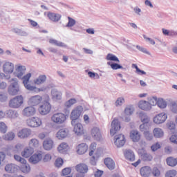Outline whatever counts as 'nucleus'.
I'll list each match as a JSON object with an SVG mask.
<instances>
[{
    "label": "nucleus",
    "instance_id": "1",
    "mask_svg": "<svg viewBox=\"0 0 177 177\" xmlns=\"http://www.w3.org/2000/svg\"><path fill=\"white\" fill-rule=\"evenodd\" d=\"M26 73V66H18L16 68V76L17 78H22L23 84L25 86V88L28 91H34V92H44L45 91V88H38L34 86H31V84H29L30 82V78H31V73H28L24 75V73ZM23 75H24L23 77Z\"/></svg>",
    "mask_w": 177,
    "mask_h": 177
},
{
    "label": "nucleus",
    "instance_id": "2",
    "mask_svg": "<svg viewBox=\"0 0 177 177\" xmlns=\"http://www.w3.org/2000/svg\"><path fill=\"white\" fill-rule=\"evenodd\" d=\"M88 155L92 157V161H96L100 157V151L97 148L96 142H92L88 147Z\"/></svg>",
    "mask_w": 177,
    "mask_h": 177
},
{
    "label": "nucleus",
    "instance_id": "3",
    "mask_svg": "<svg viewBox=\"0 0 177 177\" xmlns=\"http://www.w3.org/2000/svg\"><path fill=\"white\" fill-rule=\"evenodd\" d=\"M10 86H8V93L15 96L20 92V86L17 79L12 78L10 80Z\"/></svg>",
    "mask_w": 177,
    "mask_h": 177
},
{
    "label": "nucleus",
    "instance_id": "4",
    "mask_svg": "<svg viewBox=\"0 0 177 177\" xmlns=\"http://www.w3.org/2000/svg\"><path fill=\"white\" fill-rule=\"evenodd\" d=\"M51 121L57 125H62L67 121V115L62 112L55 113L51 116Z\"/></svg>",
    "mask_w": 177,
    "mask_h": 177
},
{
    "label": "nucleus",
    "instance_id": "5",
    "mask_svg": "<svg viewBox=\"0 0 177 177\" xmlns=\"http://www.w3.org/2000/svg\"><path fill=\"white\" fill-rule=\"evenodd\" d=\"M14 158L15 160H16V161H18V162H20V164H21V165L20 166V170L21 171V172H23L24 174H28V172L31 171V167H30V165L27 163V160H26V159L21 158V156L19 155H15Z\"/></svg>",
    "mask_w": 177,
    "mask_h": 177
},
{
    "label": "nucleus",
    "instance_id": "6",
    "mask_svg": "<svg viewBox=\"0 0 177 177\" xmlns=\"http://www.w3.org/2000/svg\"><path fill=\"white\" fill-rule=\"evenodd\" d=\"M45 100H49V95H45L42 97L41 95H34L29 99V104L32 106H38L41 103H44Z\"/></svg>",
    "mask_w": 177,
    "mask_h": 177
},
{
    "label": "nucleus",
    "instance_id": "7",
    "mask_svg": "<svg viewBox=\"0 0 177 177\" xmlns=\"http://www.w3.org/2000/svg\"><path fill=\"white\" fill-rule=\"evenodd\" d=\"M24 103L23 95H17L9 101L8 106L11 109H19Z\"/></svg>",
    "mask_w": 177,
    "mask_h": 177
},
{
    "label": "nucleus",
    "instance_id": "8",
    "mask_svg": "<svg viewBox=\"0 0 177 177\" xmlns=\"http://www.w3.org/2000/svg\"><path fill=\"white\" fill-rule=\"evenodd\" d=\"M75 169L77 171L76 177H85V174H88L89 167L85 163H79L75 166Z\"/></svg>",
    "mask_w": 177,
    "mask_h": 177
},
{
    "label": "nucleus",
    "instance_id": "9",
    "mask_svg": "<svg viewBox=\"0 0 177 177\" xmlns=\"http://www.w3.org/2000/svg\"><path fill=\"white\" fill-rule=\"evenodd\" d=\"M52 110V105L49 103V100H45L38 108V111L41 115L49 114Z\"/></svg>",
    "mask_w": 177,
    "mask_h": 177
},
{
    "label": "nucleus",
    "instance_id": "10",
    "mask_svg": "<svg viewBox=\"0 0 177 177\" xmlns=\"http://www.w3.org/2000/svg\"><path fill=\"white\" fill-rule=\"evenodd\" d=\"M82 111H84V108H82V106H77L72 111L71 113V120H72V125H74L77 120H78V118L81 117Z\"/></svg>",
    "mask_w": 177,
    "mask_h": 177
},
{
    "label": "nucleus",
    "instance_id": "11",
    "mask_svg": "<svg viewBox=\"0 0 177 177\" xmlns=\"http://www.w3.org/2000/svg\"><path fill=\"white\" fill-rule=\"evenodd\" d=\"M140 120L143 122V124L140 126V130L141 132H144L145 133V132L149 131V124H149L150 120L149 119V117H147V115L145 113H140Z\"/></svg>",
    "mask_w": 177,
    "mask_h": 177
},
{
    "label": "nucleus",
    "instance_id": "12",
    "mask_svg": "<svg viewBox=\"0 0 177 177\" xmlns=\"http://www.w3.org/2000/svg\"><path fill=\"white\" fill-rule=\"evenodd\" d=\"M27 124L32 128H38L42 125V120L38 117H33L27 120Z\"/></svg>",
    "mask_w": 177,
    "mask_h": 177
},
{
    "label": "nucleus",
    "instance_id": "13",
    "mask_svg": "<svg viewBox=\"0 0 177 177\" xmlns=\"http://www.w3.org/2000/svg\"><path fill=\"white\" fill-rule=\"evenodd\" d=\"M37 114V109L32 106H26L22 111L24 117H34Z\"/></svg>",
    "mask_w": 177,
    "mask_h": 177
},
{
    "label": "nucleus",
    "instance_id": "14",
    "mask_svg": "<svg viewBox=\"0 0 177 177\" xmlns=\"http://www.w3.org/2000/svg\"><path fill=\"white\" fill-rule=\"evenodd\" d=\"M120 129H121V124H120L118 119H114L111 122L110 134L111 136H114V135H115V133H117Z\"/></svg>",
    "mask_w": 177,
    "mask_h": 177
},
{
    "label": "nucleus",
    "instance_id": "15",
    "mask_svg": "<svg viewBox=\"0 0 177 177\" xmlns=\"http://www.w3.org/2000/svg\"><path fill=\"white\" fill-rule=\"evenodd\" d=\"M3 71L5 74L10 75L15 71V64L12 62H6L3 64Z\"/></svg>",
    "mask_w": 177,
    "mask_h": 177
},
{
    "label": "nucleus",
    "instance_id": "16",
    "mask_svg": "<svg viewBox=\"0 0 177 177\" xmlns=\"http://www.w3.org/2000/svg\"><path fill=\"white\" fill-rule=\"evenodd\" d=\"M127 140L124 134H118L115 136L114 143L118 147H122L125 145Z\"/></svg>",
    "mask_w": 177,
    "mask_h": 177
},
{
    "label": "nucleus",
    "instance_id": "17",
    "mask_svg": "<svg viewBox=\"0 0 177 177\" xmlns=\"http://www.w3.org/2000/svg\"><path fill=\"white\" fill-rule=\"evenodd\" d=\"M91 135L95 140H102V131L99 127H93L91 131Z\"/></svg>",
    "mask_w": 177,
    "mask_h": 177
},
{
    "label": "nucleus",
    "instance_id": "18",
    "mask_svg": "<svg viewBox=\"0 0 177 177\" xmlns=\"http://www.w3.org/2000/svg\"><path fill=\"white\" fill-rule=\"evenodd\" d=\"M68 135H70V131H68V129L67 128H63V129H60L57 134H56V138H57V139H59V140H62L66 138H67V136H68Z\"/></svg>",
    "mask_w": 177,
    "mask_h": 177
},
{
    "label": "nucleus",
    "instance_id": "19",
    "mask_svg": "<svg viewBox=\"0 0 177 177\" xmlns=\"http://www.w3.org/2000/svg\"><path fill=\"white\" fill-rule=\"evenodd\" d=\"M167 118L168 117L165 113H159L153 118V122L158 124H162L163 122H165Z\"/></svg>",
    "mask_w": 177,
    "mask_h": 177
},
{
    "label": "nucleus",
    "instance_id": "20",
    "mask_svg": "<svg viewBox=\"0 0 177 177\" xmlns=\"http://www.w3.org/2000/svg\"><path fill=\"white\" fill-rule=\"evenodd\" d=\"M31 135V130L30 129H22L17 133V136L20 139H27Z\"/></svg>",
    "mask_w": 177,
    "mask_h": 177
},
{
    "label": "nucleus",
    "instance_id": "21",
    "mask_svg": "<svg viewBox=\"0 0 177 177\" xmlns=\"http://www.w3.org/2000/svg\"><path fill=\"white\" fill-rule=\"evenodd\" d=\"M55 146V142H53V140L52 138H46L43 142V147L44 150H52Z\"/></svg>",
    "mask_w": 177,
    "mask_h": 177
},
{
    "label": "nucleus",
    "instance_id": "22",
    "mask_svg": "<svg viewBox=\"0 0 177 177\" xmlns=\"http://www.w3.org/2000/svg\"><path fill=\"white\" fill-rule=\"evenodd\" d=\"M47 17H48V19L50 21H53V23H57L62 19V15L58 13L55 12H47Z\"/></svg>",
    "mask_w": 177,
    "mask_h": 177
},
{
    "label": "nucleus",
    "instance_id": "23",
    "mask_svg": "<svg viewBox=\"0 0 177 177\" xmlns=\"http://www.w3.org/2000/svg\"><path fill=\"white\" fill-rule=\"evenodd\" d=\"M140 174L142 177H149L151 175V167L150 166H143L140 169Z\"/></svg>",
    "mask_w": 177,
    "mask_h": 177
},
{
    "label": "nucleus",
    "instance_id": "24",
    "mask_svg": "<svg viewBox=\"0 0 177 177\" xmlns=\"http://www.w3.org/2000/svg\"><path fill=\"white\" fill-rule=\"evenodd\" d=\"M77 154H85L88 151V145L86 143L79 144L76 147Z\"/></svg>",
    "mask_w": 177,
    "mask_h": 177
},
{
    "label": "nucleus",
    "instance_id": "25",
    "mask_svg": "<svg viewBox=\"0 0 177 177\" xmlns=\"http://www.w3.org/2000/svg\"><path fill=\"white\" fill-rule=\"evenodd\" d=\"M69 150L70 146H68V144H67V142H62L57 147V151L61 154H66Z\"/></svg>",
    "mask_w": 177,
    "mask_h": 177
},
{
    "label": "nucleus",
    "instance_id": "26",
    "mask_svg": "<svg viewBox=\"0 0 177 177\" xmlns=\"http://www.w3.org/2000/svg\"><path fill=\"white\" fill-rule=\"evenodd\" d=\"M73 125H74L73 131L75 133V135L80 136V135H84V126H82V124L81 123H75Z\"/></svg>",
    "mask_w": 177,
    "mask_h": 177
},
{
    "label": "nucleus",
    "instance_id": "27",
    "mask_svg": "<svg viewBox=\"0 0 177 177\" xmlns=\"http://www.w3.org/2000/svg\"><path fill=\"white\" fill-rule=\"evenodd\" d=\"M138 107L140 110H144L145 111H149L151 110V106L149 104V102L145 100H140L138 102Z\"/></svg>",
    "mask_w": 177,
    "mask_h": 177
},
{
    "label": "nucleus",
    "instance_id": "28",
    "mask_svg": "<svg viewBox=\"0 0 177 177\" xmlns=\"http://www.w3.org/2000/svg\"><path fill=\"white\" fill-rule=\"evenodd\" d=\"M42 160V154L41 153H35L29 158V162L31 164H38L39 161Z\"/></svg>",
    "mask_w": 177,
    "mask_h": 177
},
{
    "label": "nucleus",
    "instance_id": "29",
    "mask_svg": "<svg viewBox=\"0 0 177 177\" xmlns=\"http://www.w3.org/2000/svg\"><path fill=\"white\" fill-rule=\"evenodd\" d=\"M124 156L128 161H135V153L131 149L124 151Z\"/></svg>",
    "mask_w": 177,
    "mask_h": 177
},
{
    "label": "nucleus",
    "instance_id": "30",
    "mask_svg": "<svg viewBox=\"0 0 177 177\" xmlns=\"http://www.w3.org/2000/svg\"><path fill=\"white\" fill-rule=\"evenodd\" d=\"M32 154H34V149L30 147H26L24 151L21 152L22 157L25 158H28V157H30Z\"/></svg>",
    "mask_w": 177,
    "mask_h": 177
},
{
    "label": "nucleus",
    "instance_id": "31",
    "mask_svg": "<svg viewBox=\"0 0 177 177\" xmlns=\"http://www.w3.org/2000/svg\"><path fill=\"white\" fill-rule=\"evenodd\" d=\"M140 133H139V131L137 130H132L130 132V138L131 140H133V142H139V140H140Z\"/></svg>",
    "mask_w": 177,
    "mask_h": 177
},
{
    "label": "nucleus",
    "instance_id": "32",
    "mask_svg": "<svg viewBox=\"0 0 177 177\" xmlns=\"http://www.w3.org/2000/svg\"><path fill=\"white\" fill-rule=\"evenodd\" d=\"M153 135L154 138L160 139L164 136V130L160 127H156L153 130Z\"/></svg>",
    "mask_w": 177,
    "mask_h": 177
},
{
    "label": "nucleus",
    "instance_id": "33",
    "mask_svg": "<svg viewBox=\"0 0 177 177\" xmlns=\"http://www.w3.org/2000/svg\"><path fill=\"white\" fill-rule=\"evenodd\" d=\"M104 164L111 171H113V169L115 168V163L114 162V160L110 158H106L104 159Z\"/></svg>",
    "mask_w": 177,
    "mask_h": 177
},
{
    "label": "nucleus",
    "instance_id": "34",
    "mask_svg": "<svg viewBox=\"0 0 177 177\" xmlns=\"http://www.w3.org/2000/svg\"><path fill=\"white\" fill-rule=\"evenodd\" d=\"M45 82H46V75H39L34 80L35 85H42V84H45Z\"/></svg>",
    "mask_w": 177,
    "mask_h": 177
},
{
    "label": "nucleus",
    "instance_id": "35",
    "mask_svg": "<svg viewBox=\"0 0 177 177\" xmlns=\"http://www.w3.org/2000/svg\"><path fill=\"white\" fill-rule=\"evenodd\" d=\"M16 138V134L13 131H8L4 136H3V140H6L8 142H10Z\"/></svg>",
    "mask_w": 177,
    "mask_h": 177
},
{
    "label": "nucleus",
    "instance_id": "36",
    "mask_svg": "<svg viewBox=\"0 0 177 177\" xmlns=\"http://www.w3.org/2000/svg\"><path fill=\"white\" fill-rule=\"evenodd\" d=\"M166 162L169 167H176L177 165V158L174 157H169L166 159Z\"/></svg>",
    "mask_w": 177,
    "mask_h": 177
},
{
    "label": "nucleus",
    "instance_id": "37",
    "mask_svg": "<svg viewBox=\"0 0 177 177\" xmlns=\"http://www.w3.org/2000/svg\"><path fill=\"white\" fill-rule=\"evenodd\" d=\"M7 115L8 118H11V120H16L19 117V113L16 111L8 110L7 111Z\"/></svg>",
    "mask_w": 177,
    "mask_h": 177
},
{
    "label": "nucleus",
    "instance_id": "38",
    "mask_svg": "<svg viewBox=\"0 0 177 177\" xmlns=\"http://www.w3.org/2000/svg\"><path fill=\"white\" fill-rule=\"evenodd\" d=\"M51 95L54 100H60L62 99V93L55 89L52 90Z\"/></svg>",
    "mask_w": 177,
    "mask_h": 177
},
{
    "label": "nucleus",
    "instance_id": "39",
    "mask_svg": "<svg viewBox=\"0 0 177 177\" xmlns=\"http://www.w3.org/2000/svg\"><path fill=\"white\" fill-rule=\"evenodd\" d=\"M29 146L32 149H37V147H39V140H38L37 138H32L29 142Z\"/></svg>",
    "mask_w": 177,
    "mask_h": 177
},
{
    "label": "nucleus",
    "instance_id": "40",
    "mask_svg": "<svg viewBox=\"0 0 177 177\" xmlns=\"http://www.w3.org/2000/svg\"><path fill=\"white\" fill-rule=\"evenodd\" d=\"M5 170L6 171V172H11V173L16 172L17 171L16 165L13 164H8L6 166Z\"/></svg>",
    "mask_w": 177,
    "mask_h": 177
},
{
    "label": "nucleus",
    "instance_id": "41",
    "mask_svg": "<svg viewBox=\"0 0 177 177\" xmlns=\"http://www.w3.org/2000/svg\"><path fill=\"white\" fill-rule=\"evenodd\" d=\"M141 158L143 161H152L153 160V156L148 153H144L141 155Z\"/></svg>",
    "mask_w": 177,
    "mask_h": 177
},
{
    "label": "nucleus",
    "instance_id": "42",
    "mask_svg": "<svg viewBox=\"0 0 177 177\" xmlns=\"http://www.w3.org/2000/svg\"><path fill=\"white\" fill-rule=\"evenodd\" d=\"M106 59L107 60L111 61V62H116V63H120V59H118V57H117V56H115L113 54H111V53H109L106 55Z\"/></svg>",
    "mask_w": 177,
    "mask_h": 177
},
{
    "label": "nucleus",
    "instance_id": "43",
    "mask_svg": "<svg viewBox=\"0 0 177 177\" xmlns=\"http://www.w3.org/2000/svg\"><path fill=\"white\" fill-rule=\"evenodd\" d=\"M151 174H152L154 177H159L161 175V171L158 167H153L151 169Z\"/></svg>",
    "mask_w": 177,
    "mask_h": 177
},
{
    "label": "nucleus",
    "instance_id": "44",
    "mask_svg": "<svg viewBox=\"0 0 177 177\" xmlns=\"http://www.w3.org/2000/svg\"><path fill=\"white\" fill-rule=\"evenodd\" d=\"M49 43L56 45L57 46H59L61 48H66V44H64V43L57 41V40H55L53 39H50L49 40Z\"/></svg>",
    "mask_w": 177,
    "mask_h": 177
},
{
    "label": "nucleus",
    "instance_id": "45",
    "mask_svg": "<svg viewBox=\"0 0 177 177\" xmlns=\"http://www.w3.org/2000/svg\"><path fill=\"white\" fill-rule=\"evenodd\" d=\"M8 132V125L3 122H0V133Z\"/></svg>",
    "mask_w": 177,
    "mask_h": 177
},
{
    "label": "nucleus",
    "instance_id": "46",
    "mask_svg": "<svg viewBox=\"0 0 177 177\" xmlns=\"http://www.w3.org/2000/svg\"><path fill=\"white\" fill-rule=\"evenodd\" d=\"M167 127L169 131H171L172 133H176V125L174 122H169L167 123Z\"/></svg>",
    "mask_w": 177,
    "mask_h": 177
},
{
    "label": "nucleus",
    "instance_id": "47",
    "mask_svg": "<svg viewBox=\"0 0 177 177\" xmlns=\"http://www.w3.org/2000/svg\"><path fill=\"white\" fill-rule=\"evenodd\" d=\"M132 67H134V68H136V73L137 74H138V75H146V72H145V71L140 70L139 68V67H138V65H136V64H133Z\"/></svg>",
    "mask_w": 177,
    "mask_h": 177
},
{
    "label": "nucleus",
    "instance_id": "48",
    "mask_svg": "<svg viewBox=\"0 0 177 177\" xmlns=\"http://www.w3.org/2000/svg\"><path fill=\"white\" fill-rule=\"evenodd\" d=\"M177 175V171L175 169L169 170L165 174V177H175Z\"/></svg>",
    "mask_w": 177,
    "mask_h": 177
},
{
    "label": "nucleus",
    "instance_id": "49",
    "mask_svg": "<svg viewBox=\"0 0 177 177\" xmlns=\"http://www.w3.org/2000/svg\"><path fill=\"white\" fill-rule=\"evenodd\" d=\"M157 105L160 109H165L167 107V102L162 99H158Z\"/></svg>",
    "mask_w": 177,
    "mask_h": 177
},
{
    "label": "nucleus",
    "instance_id": "50",
    "mask_svg": "<svg viewBox=\"0 0 177 177\" xmlns=\"http://www.w3.org/2000/svg\"><path fill=\"white\" fill-rule=\"evenodd\" d=\"M144 136L147 140H153V138H154V135L149 131H145Z\"/></svg>",
    "mask_w": 177,
    "mask_h": 177
},
{
    "label": "nucleus",
    "instance_id": "51",
    "mask_svg": "<svg viewBox=\"0 0 177 177\" xmlns=\"http://www.w3.org/2000/svg\"><path fill=\"white\" fill-rule=\"evenodd\" d=\"M108 66H110L112 70H118L122 68V66L118 64H111V62H107Z\"/></svg>",
    "mask_w": 177,
    "mask_h": 177
},
{
    "label": "nucleus",
    "instance_id": "52",
    "mask_svg": "<svg viewBox=\"0 0 177 177\" xmlns=\"http://www.w3.org/2000/svg\"><path fill=\"white\" fill-rule=\"evenodd\" d=\"M149 106H156V104L158 102V100H157L156 97H152L151 98H150L149 101L148 102Z\"/></svg>",
    "mask_w": 177,
    "mask_h": 177
},
{
    "label": "nucleus",
    "instance_id": "53",
    "mask_svg": "<svg viewBox=\"0 0 177 177\" xmlns=\"http://www.w3.org/2000/svg\"><path fill=\"white\" fill-rule=\"evenodd\" d=\"M75 103H77V100L72 98L65 103V106L66 107H71V106H73V104H75Z\"/></svg>",
    "mask_w": 177,
    "mask_h": 177
},
{
    "label": "nucleus",
    "instance_id": "54",
    "mask_svg": "<svg viewBox=\"0 0 177 177\" xmlns=\"http://www.w3.org/2000/svg\"><path fill=\"white\" fill-rule=\"evenodd\" d=\"M62 176H67V175H70L71 174V168L66 167L64 168L62 171Z\"/></svg>",
    "mask_w": 177,
    "mask_h": 177
},
{
    "label": "nucleus",
    "instance_id": "55",
    "mask_svg": "<svg viewBox=\"0 0 177 177\" xmlns=\"http://www.w3.org/2000/svg\"><path fill=\"white\" fill-rule=\"evenodd\" d=\"M171 110L172 113L177 114V101L171 102Z\"/></svg>",
    "mask_w": 177,
    "mask_h": 177
},
{
    "label": "nucleus",
    "instance_id": "56",
    "mask_svg": "<svg viewBox=\"0 0 177 177\" xmlns=\"http://www.w3.org/2000/svg\"><path fill=\"white\" fill-rule=\"evenodd\" d=\"M162 31L164 35H169L170 37H172V35H176V33L175 32H169V30L165 28H162Z\"/></svg>",
    "mask_w": 177,
    "mask_h": 177
},
{
    "label": "nucleus",
    "instance_id": "57",
    "mask_svg": "<svg viewBox=\"0 0 177 177\" xmlns=\"http://www.w3.org/2000/svg\"><path fill=\"white\" fill-rule=\"evenodd\" d=\"M158 149H161V145H160L158 142L152 145L151 147V150H152V151H157Z\"/></svg>",
    "mask_w": 177,
    "mask_h": 177
},
{
    "label": "nucleus",
    "instance_id": "58",
    "mask_svg": "<svg viewBox=\"0 0 177 177\" xmlns=\"http://www.w3.org/2000/svg\"><path fill=\"white\" fill-rule=\"evenodd\" d=\"M64 161L62 159V158H58L56 160H55V167H57L58 168H60V167H62V165H63Z\"/></svg>",
    "mask_w": 177,
    "mask_h": 177
},
{
    "label": "nucleus",
    "instance_id": "59",
    "mask_svg": "<svg viewBox=\"0 0 177 177\" xmlns=\"http://www.w3.org/2000/svg\"><path fill=\"white\" fill-rule=\"evenodd\" d=\"M132 113H133V109L131 106L127 107L124 109V114H126V115H131Z\"/></svg>",
    "mask_w": 177,
    "mask_h": 177
},
{
    "label": "nucleus",
    "instance_id": "60",
    "mask_svg": "<svg viewBox=\"0 0 177 177\" xmlns=\"http://www.w3.org/2000/svg\"><path fill=\"white\" fill-rule=\"evenodd\" d=\"M122 103H125L124 97H118L115 102V106H122Z\"/></svg>",
    "mask_w": 177,
    "mask_h": 177
},
{
    "label": "nucleus",
    "instance_id": "61",
    "mask_svg": "<svg viewBox=\"0 0 177 177\" xmlns=\"http://www.w3.org/2000/svg\"><path fill=\"white\" fill-rule=\"evenodd\" d=\"M68 22L67 24V27H73V26L75 25V20H74L73 18L68 17Z\"/></svg>",
    "mask_w": 177,
    "mask_h": 177
},
{
    "label": "nucleus",
    "instance_id": "62",
    "mask_svg": "<svg viewBox=\"0 0 177 177\" xmlns=\"http://www.w3.org/2000/svg\"><path fill=\"white\" fill-rule=\"evenodd\" d=\"M50 160H52V156L49 153L46 154L44 157H43V161L44 162H49V161H50Z\"/></svg>",
    "mask_w": 177,
    "mask_h": 177
},
{
    "label": "nucleus",
    "instance_id": "63",
    "mask_svg": "<svg viewBox=\"0 0 177 177\" xmlns=\"http://www.w3.org/2000/svg\"><path fill=\"white\" fill-rule=\"evenodd\" d=\"M0 79L1 80H10V75H6L5 73H0Z\"/></svg>",
    "mask_w": 177,
    "mask_h": 177
},
{
    "label": "nucleus",
    "instance_id": "64",
    "mask_svg": "<svg viewBox=\"0 0 177 177\" xmlns=\"http://www.w3.org/2000/svg\"><path fill=\"white\" fill-rule=\"evenodd\" d=\"M169 139L171 143H175L176 145H177V133L173 134Z\"/></svg>",
    "mask_w": 177,
    "mask_h": 177
}]
</instances>
